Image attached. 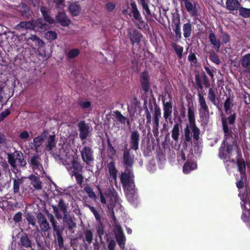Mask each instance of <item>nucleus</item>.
<instances>
[{
	"label": "nucleus",
	"mask_w": 250,
	"mask_h": 250,
	"mask_svg": "<svg viewBox=\"0 0 250 250\" xmlns=\"http://www.w3.org/2000/svg\"><path fill=\"white\" fill-rule=\"evenodd\" d=\"M235 120V114L231 115L227 119H222V125L225 138L219 149L218 156L224 163L229 162L234 163V160L231 159L234 145V141L231 135V129L233 126Z\"/></svg>",
	"instance_id": "1"
},
{
	"label": "nucleus",
	"mask_w": 250,
	"mask_h": 250,
	"mask_svg": "<svg viewBox=\"0 0 250 250\" xmlns=\"http://www.w3.org/2000/svg\"><path fill=\"white\" fill-rule=\"evenodd\" d=\"M134 175L130 169H127L123 172L120 177L121 183L125 192L128 200L134 203L137 197L135 195Z\"/></svg>",
	"instance_id": "2"
},
{
	"label": "nucleus",
	"mask_w": 250,
	"mask_h": 250,
	"mask_svg": "<svg viewBox=\"0 0 250 250\" xmlns=\"http://www.w3.org/2000/svg\"><path fill=\"white\" fill-rule=\"evenodd\" d=\"M55 138V135H50L48 137L45 150L48 151L55 159L60 160L62 155H64L70 147L65 144H60L56 146Z\"/></svg>",
	"instance_id": "3"
},
{
	"label": "nucleus",
	"mask_w": 250,
	"mask_h": 250,
	"mask_svg": "<svg viewBox=\"0 0 250 250\" xmlns=\"http://www.w3.org/2000/svg\"><path fill=\"white\" fill-rule=\"evenodd\" d=\"M73 153V151L69 148L64 155H62V158L60 159L62 164L68 171L73 169V170L71 172L72 173L80 172L83 168L82 166L77 161Z\"/></svg>",
	"instance_id": "4"
},
{
	"label": "nucleus",
	"mask_w": 250,
	"mask_h": 250,
	"mask_svg": "<svg viewBox=\"0 0 250 250\" xmlns=\"http://www.w3.org/2000/svg\"><path fill=\"white\" fill-rule=\"evenodd\" d=\"M8 162L13 167L18 166L25 167L26 162L23 158V154L19 151H15L11 154H8Z\"/></svg>",
	"instance_id": "5"
},
{
	"label": "nucleus",
	"mask_w": 250,
	"mask_h": 250,
	"mask_svg": "<svg viewBox=\"0 0 250 250\" xmlns=\"http://www.w3.org/2000/svg\"><path fill=\"white\" fill-rule=\"evenodd\" d=\"M130 7L131 11L129 14L130 17H132V20L138 28L143 29L145 27V22L137 7L136 4L135 2H131Z\"/></svg>",
	"instance_id": "6"
},
{
	"label": "nucleus",
	"mask_w": 250,
	"mask_h": 250,
	"mask_svg": "<svg viewBox=\"0 0 250 250\" xmlns=\"http://www.w3.org/2000/svg\"><path fill=\"white\" fill-rule=\"evenodd\" d=\"M199 111L200 117L203 120H207L209 117V109L203 94H198Z\"/></svg>",
	"instance_id": "7"
},
{
	"label": "nucleus",
	"mask_w": 250,
	"mask_h": 250,
	"mask_svg": "<svg viewBox=\"0 0 250 250\" xmlns=\"http://www.w3.org/2000/svg\"><path fill=\"white\" fill-rule=\"evenodd\" d=\"M139 3L142 5L144 11V15L146 19L152 18L155 16V7L154 5L157 4V0H153V3L148 5L147 3V0H138Z\"/></svg>",
	"instance_id": "8"
},
{
	"label": "nucleus",
	"mask_w": 250,
	"mask_h": 250,
	"mask_svg": "<svg viewBox=\"0 0 250 250\" xmlns=\"http://www.w3.org/2000/svg\"><path fill=\"white\" fill-rule=\"evenodd\" d=\"M197 131L194 130V128L192 127L191 125H187L186 128L184 129V141L186 143H189L191 141L192 133H193V138L195 140H198L199 138L200 130L196 126Z\"/></svg>",
	"instance_id": "9"
},
{
	"label": "nucleus",
	"mask_w": 250,
	"mask_h": 250,
	"mask_svg": "<svg viewBox=\"0 0 250 250\" xmlns=\"http://www.w3.org/2000/svg\"><path fill=\"white\" fill-rule=\"evenodd\" d=\"M153 115V117L152 120V131L154 136L157 137L159 135V119L161 117V109L159 107H155Z\"/></svg>",
	"instance_id": "10"
},
{
	"label": "nucleus",
	"mask_w": 250,
	"mask_h": 250,
	"mask_svg": "<svg viewBox=\"0 0 250 250\" xmlns=\"http://www.w3.org/2000/svg\"><path fill=\"white\" fill-rule=\"evenodd\" d=\"M127 37L129 39L132 45L139 44L143 37L141 33L134 28H129L127 30Z\"/></svg>",
	"instance_id": "11"
},
{
	"label": "nucleus",
	"mask_w": 250,
	"mask_h": 250,
	"mask_svg": "<svg viewBox=\"0 0 250 250\" xmlns=\"http://www.w3.org/2000/svg\"><path fill=\"white\" fill-rule=\"evenodd\" d=\"M79 130L80 131V138L82 140H83L88 136L91 128L90 126L84 121H81L78 124Z\"/></svg>",
	"instance_id": "12"
},
{
	"label": "nucleus",
	"mask_w": 250,
	"mask_h": 250,
	"mask_svg": "<svg viewBox=\"0 0 250 250\" xmlns=\"http://www.w3.org/2000/svg\"><path fill=\"white\" fill-rule=\"evenodd\" d=\"M140 133L138 131H133L130 136V148L136 151L139 148Z\"/></svg>",
	"instance_id": "13"
},
{
	"label": "nucleus",
	"mask_w": 250,
	"mask_h": 250,
	"mask_svg": "<svg viewBox=\"0 0 250 250\" xmlns=\"http://www.w3.org/2000/svg\"><path fill=\"white\" fill-rule=\"evenodd\" d=\"M81 154L83 161L87 164L94 159L93 152L92 149L88 146L83 147L81 150Z\"/></svg>",
	"instance_id": "14"
},
{
	"label": "nucleus",
	"mask_w": 250,
	"mask_h": 250,
	"mask_svg": "<svg viewBox=\"0 0 250 250\" xmlns=\"http://www.w3.org/2000/svg\"><path fill=\"white\" fill-rule=\"evenodd\" d=\"M115 234L119 246L122 249L124 248L126 239L120 226H116L115 228Z\"/></svg>",
	"instance_id": "15"
},
{
	"label": "nucleus",
	"mask_w": 250,
	"mask_h": 250,
	"mask_svg": "<svg viewBox=\"0 0 250 250\" xmlns=\"http://www.w3.org/2000/svg\"><path fill=\"white\" fill-rule=\"evenodd\" d=\"M53 209L56 217L58 219L62 218V214L60 213L59 209L63 213L64 217H66L67 208L65 204L62 200H60L58 206H53Z\"/></svg>",
	"instance_id": "16"
},
{
	"label": "nucleus",
	"mask_w": 250,
	"mask_h": 250,
	"mask_svg": "<svg viewBox=\"0 0 250 250\" xmlns=\"http://www.w3.org/2000/svg\"><path fill=\"white\" fill-rule=\"evenodd\" d=\"M123 161L126 169H129L134 163V155H131L129 149L125 148L123 153Z\"/></svg>",
	"instance_id": "17"
},
{
	"label": "nucleus",
	"mask_w": 250,
	"mask_h": 250,
	"mask_svg": "<svg viewBox=\"0 0 250 250\" xmlns=\"http://www.w3.org/2000/svg\"><path fill=\"white\" fill-rule=\"evenodd\" d=\"M37 217L40 229L42 232L45 233L50 229L46 217L41 213H38Z\"/></svg>",
	"instance_id": "18"
},
{
	"label": "nucleus",
	"mask_w": 250,
	"mask_h": 250,
	"mask_svg": "<svg viewBox=\"0 0 250 250\" xmlns=\"http://www.w3.org/2000/svg\"><path fill=\"white\" fill-rule=\"evenodd\" d=\"M56 20L57 22L61 24L62 26H66L70 24V20L67 17L64 12H59L56 16Z\"/></svg>",
	"instance_id": "19"
},
{
	"label": "nucleus",
	"mask_w": 250,
	"mask_h": 250,
	"mask_svg": "<svg viewBox=\"0 0 250 250\" xmlns=\"http://www.w3.org/2000/svg\"><path fill=\"white\" fill-rule=\"evenodd\" d=\"M41 162V158L38 155H34L31 158L30 164L34 170H37L41 172L43 168Z\"/></svg>",
	"instance_id": "20"
},
{
	"label": "nucleus",
	"mask_w": 250,
	"mask_h": 250,
	"mask_svg": "<svg viewBox=\"0 0 250 250\" xmlns=\"http://www.w3.org/2000/svg\"><path fill=\"white\" fill-rule=\"evenodd\" d=\"M34 30L39 31H46L50 28L49 25L43 21L42 19L34 21Z\"/></svg>",
	"instance_id": "21"
},
{
	"label": "nucleus",
	"mask_w": 250,
	"mask_h": 250,
	"mask_svg": "<svg viewBox=\"0 0 250 250\" xmlns=\"http://www.w3.org/2000/svg\"><path fill=\"white\" fill-rule=\"evenodd\" d=\"M164 117L167 121L171 117L172 106L170 102H165L163 101Z\"/></svg>",
	"instance_id": "22"
},
{
	"label": "nucleus",
	"mask_w": 250,
	"mask_h": 250,
	"mask_svg": "<svg viewBox=\"0 0 250 250\" xmlns=\"http://www.w3.org/2000/svg\"><path fill=\"white\" fill-rule=\"evenodd\" d=\"M208 39L213 48L218 51L221 47V42L220 41L217 39V37L212 32L209 33Z\"/></svg>",
	"instance_id": "23"
},
{
	"label": "nucleus",
	"mask_w": 250,
	"mask_h": 250,
	"mask_svg": "<svg viewBox=\"0 0 250 250\" xmlns=\"http://www.w3.org/2000/svg\"><path fill=\"white\" fill-rule=\"evenodd\" d=\"M24 40L28 43V44L31 45L32 42H34L36 45L40 46L42 45L43 44V42L36 35H31L29 37L25 36Z\"/></svg>",
	"instance_id": "24"
},
{
	"label": "nucleus",
	"mask_w": 250,
	"mask_h": 250,
	"mask_svg": "<svg viewBox=\"0 0 250 250\" xmlns=\"http://www.w3.org/2000/svg\"><path fill=\"white\" fill-rule=\"evenodd\" d=\"M107 167L110 173L109 181H114L116 182L117 180V170L115 168L114 163L113 162L109 163L108 164Z\"/></svg>",
	"instance_id": "25"
},
{
	"label": "nucleus",
	"mask_w": 250,
	"mask_h": 250,
	"mask_svg": "<svg viewBox=\"0 0 250 250\" xmlns=\"http://www.w3.org/2000/svg\"><path fill=\"white\" fill-rule=\"evenodd\" d=\"M45 137V135L43 133L41 135L35 138L33 141V147L36 152L39 151V148L41 146Z\"/></svg>",
	"instance_id": "26"
},
{
	"label": "nucleus",
	"mask_w": 250,
	"mask_h": 250,
	"mask_svg": "<svg viewBox=\"0 0 250 250\" xmlns=\"http://www.w3.org/2000/svg\"><path fill=\"white\" fill-rule=\"evenodd\" d=\"M69 11L73 16H78L81 12V7L78 2L71 3L68 7Z\"/></svg>",
	"instance_id": "27"
},
{
	"label": "nucleus",
	"mask_w": 250,
	"mask_h": 250,
	"mask_svg": "<svg viewBox=\"0 0 250 250\" xmlns=\"http://www.w3.org/2000/svg\"><path fill=\"white\" fill-rule=\"evenodd\" d=\"M174 24V31L175 32L176 37L177 38H181V32L180 28V19L179 17H176L173 21Z\"/></svg>",
	"instance_id": "28"
},
{
	"label": "nucleus",
	"mask_w": 250,
	"mask_h": 250,
	"mask_svg": "<svg viewBox=\"0 0 250 250\" xmlns=\"http://www.w3.org/2000/svg\"><path fill=\"white\" fill-rule=\"evenodd\" d=\"M17 27L18 28L25 30H34V20L28 21H21L17 25Z\"/></svg>",
	"instance_id": "29"
},
{
	"label": "nucleus",
	"mask_w": 250,
	"mask_h": 250,
	"mask_svg": "<svg viewBox=\"0 0 250 250\" xmlns=\"http://www.w3.org/2000/svg\"><path fill=\"white\" fill-rule=\"evenodd\" d=\"M226 4V8L230 11L237 10L240 5L237 0H227Z\"/></svg>",
	"instance_id": "30"
},
{
	"label": "nucleus",
	"mask_w": 250,
	"mask_h": 250,
	"mask_svg": "<svg viewBox=\"0 0 250 250\" xmlns=\"http://www.w3.org/2000/svg\"><path fill=\"white\" fill-rule=\"evenodd\" d=\"M107 198V201H108L109 199V204L108 206H110L111 207L113 206L116 202H117L118 198L117 193L113 189V190H111L109 195L106 196Z\"/></svg>",
	"instance_id": "31"
},
{
	"label": "nucleus",
	"mask_w": 250,
	"mask_h": 250,
	"mask_svg": "<svg viewBox=\"0 0 250 250\" xmlns=\"http://www.w3.org/2000/svg\"><path fill=\"white\" fill-rule=\"evenodd\" d=\"M188 119L189 124L188 125H191L192 127L195 128V130L197 131L196 125L195 124L194 111L191 107L188 108Z\"/></svg>",
	"instance_id": "32"
},
{
	"label": "nucleus",
	"mask_w": 250,
	"mask_h": 250,
	"mask_svg": "<svg viewBox=\"0 0 250 250\" xmlns=\"http://www.w3.org/2000/svg\"><path fill=\"white\" fill-rule=\"evenodd\" d=\"M114 115L115 116L116 119L122 124L125 125L126 123L127 125L130 124L128 119L123 116L122 113L116 110L114 112Z\"/></svg>",
	"instance_id": "33"
},
{
	"label": "nucleus",
	"mask_w": 250,
	"mask_h": 250,
	"mask_svg": "<svg viewBox=\"0 0 250 250\" xmlns=\"http://www.w3.org/2000/svg\"><path fill=\"white\" fill-rule=\"evenodd\" d=\"M41 11L44 21L47 22V24H51L55 22V20L49 16L45 7H42Z\"/></svg>",
	"instance_id": "34"
},
{
	"label": "nucleus",
	"mask_w": 250,
	"mask_h": 250,
	"mask_svg": "<svg viewBox=\"0 0 250 250\" xmlns=\"http://www.w3.org/2000/svg\"><path fill=\"white\" fill-rule=\"evenodd\" d=\"M29 178L31 182L32 185L34 188L38 190L42 188V182L39 177L31 175L29 176Z\"/></svg>",
	"instance_id": "35"
},
{
	"label": "nucleus",
	"mask_w": 250,
	"mask_h": 250,
	"mask_svg": "<svg viewBox=\"0 0 250 250\" xmlns=\"http://www.w3.org/2000/svg\"><path fill=\"white\" fill-rule=\"evenodd\" d=\"M216 98L217 95L215 90L213 88H209L208 94V99L214 105H216L217 104Z\"/></svg>",
	"instance_id": "36"
},
{
	"label": "nucleus",
	"mask_w": 250,
	"mask_h": 250,
	"mask_svg": "<svg viewBox=\"0 0 250 250\" xmlns=\"http://www.w3.org/2000/svg\"><path fill=\"white\" fill-rule=\"evenodd\" d=\"M180 135L179 125L178 124L174 125L171 130V137L176 142H178Z\"/></svg>",
	"instance_id": "37"
},
{
	"label": "nucleus",
	"mask_w": 250,
	"mask_h": 250,
	"mask_svg": "<svg viewBox=\"0 0 250 250\" xmlns=\"http://www.w3.org/2000/svg\"><path fill=\"white\" fill-rule=\"evenodd\" d=\"M197 168V164L193 162L186 163L183 166L184 173L187 174Z\"/></svg>",
	"instance_id": "38"
},
{
	"label": "nucleus",
	"mask_w": 250,
	"mask_h": 250,
	"mask_svg": "<svg viewBox=\"0 0 250 250\" xmlns=\"http://www.w3.org/2000/svg\"><path fill=\"white\" fill-rule=\"evenodd\" d=\"M183 35L185 38L189 37L192 32L191 24L189 23H186L183 25Z\"/></svg>",
	"instance_id": "39"
},
{
	"label": "nucleus",
	"mask_w": 250,
	"mask_h": 250,
	"mask_svg": "<svg viewBox=\"0 0 250 250\" xmlns=\"http://www.w3.org/2000/svg\"><path fill=\"white\" fill-rule=\"evenodd\" d=\"M185 1V5L187 10L191 15H195L196 13L195 5H194L192 3L188 1V0Z\"/></svg>",
	"instance_id": "40"
},
{
	"label": "nucleus",
	"mask_w": 250,
	"mask_h": 250,
	"mask_svg": "<svg viewBox=\"0 0 250 250\" xmlns=\"http://www.w3.org/2000/svg\"><path fill=\"white\" fill-rule=\"evenodd\" d=\"M22 181L20 179H14L13 181V191L14 193H19L20 192V186L21 184Z\"/></svg>",
	"instance_id": "41"
},
{
	"label": "nucleus",
	"mask_w": 250,
	"mask_h": 250,
	"mask_svg": "<svg viewBox=\"0 0 250 250\" xmlns=\"http://www.w3.org/2000/svg\"><path fill=\"white\" fill-rule=\"evenodd\" d=\"M145 114L147 120L146 124H149L151 122V113L153 112V107L151 105L149 109L147 107L145 108Z\"/></svg>",
	"instance_id": "42"
},
{
	"label": "nucleus",
	"mask_w": 250,
	"mask_h": 250,
	"mask_svg": "<svg viewBox=\"0 0 250 250\" xmlns=\"http://www.w3.org/2000/svg\"><path fill=\"white\" fill-rule=\"evenodd\" d=\"M141 82L143 84L144 89L147 90L148 89L147 82H148V74L147 73H143L141 75Z\"/></svg>",
	"instance_id": "43"
},
{
	"label": "nucleus",
	"mask_w": 250,
	"mask_h": 250,
	"mask_svg": "<svg viewBox=\"0 0 250 250\" xmlns=\"http://www.w3.org/2000/svg\"><path fill=\"white\" fill-rule=\"evenodd\" d=\"M237 164L241 175H245L246 167L244 161L242 160H238Z\"/></svg>",
	"instance_id": "44"
},
{
	"label": "nucleus",
	"mask_w": 250,
	"mask_h": 250,
	"mask_svg": "<svg viewBox=\"0 0 250 250\" xmlns=\"http://www.w3.org/2000/svg\"><path fill=\"white\" fill-rule=\"evenodd\" d=\"M20 242L22 246L24 247L28 248L31 247V242L26 235L21 237Z\"/></svg>",
	"instance_id": "45"
},
{
	"label": "nucleus",
	"mask_w": 250,
	"mask_h": 250,
	"mask_svg": "<svg viewBox=\"0 0 250 250\" xmlns=\"http://www.w3.org/2000/svg\"><path fill=\"white\" fill-rule=\"evenodd\" d=\"M250 63V54L244 55L241 60V65L243 67H247Z\"/></svg>",
	"instance_id": "46"
},
{
	"label": "nucleus",
	"mask_w": 250,
	"mask_h": 250,
	"mask_svg": "<svg viewBox=\"0 0 250 250\" xmlns=\"http://www.w3.org/2000/svg\"><path fill=\"white\" fill-rule=\"evenodd\" d=\"M80 53L79 49L75 48L70 49L67 53V57L69 59H73L77 57Z\"/></svg>",
	"instance_id": "47"
},
{
	"label": "nucleus",
	"mask_w": 250,
	"mask_h": 250,
	"mask_svg": "<svg viewBox=\"0 0 250 250\" xmlns=\"http://www.w3.org/2000/svg\"><path fill=\"white\" fill-rule=\"evenodd\" d=\"M84 191L88 194V196L94 199H96V196L95 192L93 191L92 188L89 186H86L84 188Z\"/></svg>",
	"instance_id": "48"
},
{
	"label": "nucleus",
	"mask_w": 250,
	"mask_h": 250,
	"mask_svg": "<svg viewBox=\"0 0 250 250\" xmlns=\"http://www.w3.org/2000/svg\"><path fill=\"white\" fill-rule=\"evenodd\" d=\"M84 235L85 241H86L89 243H91L93 240V235L92 231L89 230H86L84 232Z\"/></svg>",
	"instance_id": "49"
},
{
	"label": "nucleus",
	"mask_w": 250,
	"mask_h": 250,
	"mask_svg": "<svg viewBox=\"0 0 250 250\" xmlns=\"http://www.w3.org/2000/svg\"><path fill=\"white\" fill-rule=\"evenodd\" d=\"M239 11L240 14L245 18H248L250 17V9L240 7L239 9Z\"/></svg>",
	"instance_id": "50"
},
{
	"label": "nucleus",
	"mask_w": 250,
	"mask_h": 250,
	"mask_svg": "<svg viewBox=\"0 0 250 250\" xmlns=\"http://www.w3.org/2000/svg\"><path fill=\"white\" fill-rule=\"evenodd\" d=\"M173 48L179 58H181L183 51V47L179 45L174 44Z\"/></svg>",
	"instance_id": "51"
},
{
	"label": "nucleus",
	"mask_w": 250,
	"mask_h": 250,
	"mask_svg": "<svg viewBox=\"0 0 250 250\" xmlns=\"http://www.w3.org/2000/svg\"><path fill=\"white\" fill-rule=\"evenodd\" d=\"M209 59L212 62L217 64H219L220 63V60L218 56L213 51L210 52Z\"/></svg>",
	"instance_id": "52"
},
{
	"label": "nucleus",
	"mask_w": 250,
	"mask_h": 250,
	"mask_svg": "<svg viewBox=\"0 0 250 250\" xmlns=\"http://www.w3.org/2000/svg\"><path fill=\"white\" fill-rule=\"evenodd\" d=\"M63 220L69 226L68 227L69 228H72L75 227V223H74L72 218L70 216H67L66 214L65 218L64 217V215H63Z\"/></svg>",
	"instance_id": "53"
},
{
	"label": "nucleus",
	"mask_w": 250,
	"mask_h": 250,
	"mask_svg": "<svg viewBox=\"0 0 250 250\" xmlns=\"http://www.w3.org/2000/svg\"><path fill=\"white\" fill-rule=\"evenodd\" d=\"M46 37L49 40H54L57 38V34L53 31H49L46 33Z\"/></svg>",
	"instance_id": "54"
},
{
	"label": "nucleus",
	"mask_w": 250,
	"mask_h": 250,
	"mask_svg": "<svg viewBox=\"0 0 250 250\" xmlns=\"http://www.w3.org/2000/svg\"><path fill=\"white\" fill-rule=\"evenodd\" d=\"M79 105L83 109H86L90 107L91 103L86 100H81L78 102Z\"/></svg>",
	"instance_id": "55"
},
{
	"label": "nucleus",
	"mask_w": 250,
	"mask_h": 250,
	"mask_svg": "<svg viewBox=\"0 0 250 250\" xmlns=\"http://www.w3.org/2000/svg\"><path fill=\"white\" fill-rule=\"evenodd\" d=\"M87 207L89 208V209L90 210V211L93 213L97 221L100 220V216L98 214L97 211L96 210V209L93 207L91 206L90 205H88Z\"/></svg>",
	"instance_id": "56"
},
{
	"label": "nucleus",
	"mask_w": 250,
	"mask_h": 250,
	"mask_svg": "<svg viewBox=\"0 0 250 250\" xmlns=\"http://www.w3.org/2000/svg\"><path fill=\"white\" fill-rule=\"evenodd\" d=\"M26 219L27 221H28V223L29 224H31L34 226H35L36 220H35V217L33 216H32L29 214H27L26 215Z\"/></svg>",
	"instance_id": "57"
},
{
	"label": "nucleus",
	"mask_w": 250,
	"mask_h": 250,
	"mask_svg": "<svg viewBox=\"0 0 250 250\" xmlns=\"http://www.w3.org/2000/svg\"><path fill=\"white\" fill-rule=\"evenodd\" d=\"M231 103L230 102V99L229 98H228L225 103H224V108H225V111L227 112V113H228L229 109H230V107L231 106Z\"/></svg>",
	"instance_id": "58"
},
{
	"label": "nucleus",
	"mask_w": 250,
	"mask_h": 250,
	"mask_svg": "<svg viewBox=\"0 0 250 250\" xmlns=\"http://www.w3.org/2000/svg\"><path fill=\"white\" fill-rule=\"evenodd\" d=\"M221 39L222 41L224 43H228L230 41V37L229 35L225 33H223L221 36Z\"/></svg>",
	"instance_id": "59"
},
{
	"label": "nucleus",
	"mask_w": 250,
	"mask_h": 250,
	"mask_svg": "<svg viewBox=\"0 0 250 250\" xmlns=\"http://www.w3.org/2000/svg\"><path fill=\"white\" fill-rule=\"evenodd\" d=\"M205 69L206 72L210 76L211 78V79L214 81V72H215V70L213 68H210L208 66L205 67Z\"/></svg>",
	"instance_id": "60"
},
{
	"label": "nucleus",
	"mask_w": 250,
	"mask_h": 250,
	"mask_svg": "<svg viewBox=\"0 0 250 250\" xmlns=\"http://www.w3.org/2000/svg\"><path fill=\"white\" fill-rule=\"evenodd\" d=\"M245 179V175H241V179L236 183L237 187L238 188H242L244 185V181Z\"/></svg>",
	"instance_id": "61"
},
{
	"label": "nucleus",
	"mask_w": 250,
	"mask_h": 250,
	"mask_svg": "<svg viewBox=\"0 0 250 250\" xmlns=\"http://www.w3.org/2000/svg\"><path fill=\"white\" fill-rule=\"evenodd\" d=\"M19 137L21 139L27 140L30 138V135L27 131H24L20 134Z\"/></svg>",
	"instance_id": "62"
},
{
	"label": "nucleus",
	"mask_w": 250,
	"mask_h": 250,
	"mask_svg": "<svg viewBox=\"0 0 250 250\" xmlns=\"http://www.w3.org/2000/svg\"><path fill=\"white\" fill-rule=\"evenodd\" d=\"M22 213L21 212H18L16 213L13 217V220L15 222L18 223L21 220Z\"/></svg>",
	"instance_id": "63"
},
{
	"label": "nucleus",
	"mask_w": 250,
	"mask_h": 250,
	"mask_svg": "<svg viewBox=\"0 0 250 250\" xmlns=\"http://www.w3.org/2000/svg\"><path fill=\"white\" fill-rule=\"evenodd\" d=\"M116 5L114 3L109 2L106 5V8L109 11H112L115 7Z\"/></svg>",
	"instance_id": "64"
}]
</instances>
